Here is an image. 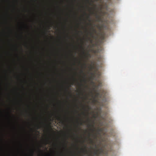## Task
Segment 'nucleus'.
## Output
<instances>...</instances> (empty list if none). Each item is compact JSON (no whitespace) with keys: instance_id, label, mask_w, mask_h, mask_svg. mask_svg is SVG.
<instances>
[{"instance_id":"obj_23","label":"nucleus","mask_w":156,"mask_h":156,"mask_svg":"<svg viewBox=\"0 0 156 156\" xmlns=\"http://www.w3.org/2000/svg\"><path fill=\"white\" fill-rule=\"evenodd\" d=\"M90 140L91 143H93V140L91 139H90Z\"/></svg>"},{"instance_id":"obj_38","label":"nucleus","mask_w":156,"mask_h":156,"mask_svg":"<svg viewBox=\"0 0 156 156\" xmlns=\"http://www.w3.org/2000/svg\"><path fill=\"white\" fill-rule=\"evenodd\" d=\"M88 55H90V54H88Z\"/></svg>"},{"instance_id":"obj_31","label":"nucleus","mask_w":156,"mask_h":156,"mask_svg":"<svg viewBox=\"0 0 156 156\" xmlns=\"http://www.w3.org/2000/svg\"><path fill=\"white\" fill-rule=\"evenodd\" d=\"M57 16H59L60 17H61L60 16V15H57Z\"/></svg>"},{"instance_id":"obj_28","label":"nucleus","mask_w":156,"mask_h":156,"mask_svg":"<svg viewBox=\"0 0 156 156\" xmlns=\"http://www.w3.org/2000/svg\"><path fill=\"white\" fill-rule=\"evenodd\" d=\"M47 3H49V0H47Z\"/></svg>"},{"instance_id":"obj_39","label":"nucleus","mask_w":156,"mask_h":156,"mask_svg":"<svg viewBox=\"0 0 156 156\" xmlns=\"http://www.w3.org/2000/svg\"><path fill=\"white\" fill-rule=\"evenodd\" d=\"M82 48L84 50V48Z\"/></svg>"},{"instance_id":"obj_34","label":"nucleus","mask_w":156,"mask_h":156,"mask_svg":"<svg viewBox=\"0 0 156 156\" xmlns=\"http://www.w3.org/2000/svg\"><path fill=\"white\" fill-rule=\"evenodd\" d=\"M80 124L81 125H82V122H80Z\"/></svg>"},{"instance_id":"obj_6","label":"nucleus","mask_w":156,"mask_h":156,"mask_svg":"<svg viewBox=\"0 0 156 156\" xmlns=\"http://www.w3.org/2000/svg\"><path fill=\"white\" fill-rule=\"evenodd\" d=\"M104 93V91H103L102 93H101L100 92H97L96 93V96L97 97H99L100 98H101L103 94Z\"/></svg>"},{"instance_id":"obj_19","label":"nucleus","mask_w":156,"mask_h":156,"mask_svg":"<svg viewBox=\"0 0 156 156\" xmlns=\"http://www.w3.org/2000/svg\"><path fill=\"white\" fill-rule=\"evenodd\" d=\"M83 152H85L87 151L85 149H83Z\"/></svg>"},{"instance_id":"obj_36","label":"nucleus","mask_w":156,"mask_h":156,"mask_svg":"<svg viewBox=\"0 0 156 156\" xmlns=\"http://www.w3.org/2000/svg\"><path fill=\"white\" fill-rule=\"evenodd\" d=\"M57 45L58 46L59 45V44H57Z\"/></svg>"},{"instance_id":"obj_13","label":"nucleus","mask_w":156,"mask_h":156,"mask_svg":"<svg viewBox=\"0 0 156 156\" xmlns=\"http://www.w3.org/2000/svg\"><path fill=\"white\" fill-rule=\"evenodd\" d=\"M88 126L89 127H94V125H92L90 123H89L88 124Z\"/></svg>"},{"instance_id":"obj_26","label":"nucleus","mask_w":156,"mask_h":156,"mask_svg":"<svg viewBox=\"0 0 156 156\" xmlns=\"http://www.w3.org/2000/svg\"><path fill=\"white\" fill-rule=\"evenodd\" d=\"M33 154H34V151H32V156H33Z\"/></svg>"},{"instance_id":"obj_41","label":"nucleus","mask_w":156,"mask_h":156,"mask_svg":"<svg viewBox=\"0 0 156 156\" xmlns=\"http://www.w3.org/2000/svg\"><path fill=\"white\" fill-rule=\"evenodd\" d=\"M101 28V27H100V28Z\"/></svg>"},{"instance_id":"obj_22","label":"nucleus","mask_w":156,"mask_h":156,"mask_svg":"<svg viewBox=\"0 0 156 156\" xmlns=\"http://www.w3.org/2000/svg\"><path fill=\"white\" fill-rule=\"evenodd\" d=\"M83 78V80H83V82H85V81H86V80H85V78Z\"/></svg>"},{"instance_id":"obj_14","label":"nucleus","mask_w":156,"mask_h":156,"mask_svg":"<svg viewBox=\"0 0 156 156\" xmlns=\"http://www.w3.org/2000/svg\"><path fill=\"white\" fill-rule=\"evenodd\" d=\"M55 81L58 85H59V83L58 82V81L57 80V79H55Z\"/></svg>"},{"instance_id":"obj_37","label":"nucleus","mask_w":156,"mask_h":156,"mask_svg":"<svg viewBox=\"0 0 156 156\" xmlns=\"http://www.w3.org/2000/svg\"><path fill=\"white\" fill-rule=\"evenodd\" d=\"M90 16H88V18H90Z\"/></svg>"},{"instance_id":"obj_20","label":"nucleus","mask_w":156,"mask_h":156,"mask_svg":"<svg viewBox=\"0 0 156 156\" xmlns=\"http://www.w3.org/2000/svg\"><path fill=\"white\" fill-rule=\"evenodd\" d=\"M47 156H49V151H47Z\"/></svg>"},{"instance_id":"obj_30","label":"nucleus","mask_w":156,"mask_h":156,"mask_svg":"<svg viewBox=\"0 0 156 156\" xmlns=\"http://www.w3.org/2000/svg\"><path fill=\"white\" fill-rule=\"evenodd\" d=\"M88 21L90 22L91 21V20H90V19H89L88 20Z\"/></svg>"},{"instance_id":"obj_18","label":"nucleus","mask_w":156,"mask_h":156,"mask_svg":"<svg viewBox=\"0 0 156 156\" xmlns=\"http://www.w3.org/2000/svg\"><path fill=\"white\" fill-rule=\"evenodd\" d=\"M55 28L57 29H58V24H57L55 26Z\"/></svg>"},{"instance_id":"obj_10","label":"nucleus","mask_w":156,"mask_h":156,"mask_svg":"<svg viewBox=\"0 0 156 156\" xmlns=\"http://www.w3.org/2000/svg\"><path fill=\"white\" fill-rule=\"evenodd\" d=\"M58 142L57 141V142L54 145L56 147L55 149H56L58 147Z\"/></svg>"},{"instance_id":"obj_8","label":"nucleus","mask_w":156,"mask_h":156,"mask_svg":"<svg viewBox=\"0 0 156 156\" xmlns=\"http://www.w3.org/2000/svg\"><path fill=\"white\" fill-rule=\"evenodd\" d=\"M98 150H99L98 153L99 155L103 153L104 150L102 148H100Z\"/></svg>"},{"instance_id":"obj_42","label":"nucleus","mask_w":156,"mask_h":156,"mask_svg":"<svg viewBox=\"0 0 156 156\" xmlns=\"http://www.w3.org/2000/svg\"><path fill=\"white\" fill-rule=\"evenodd\" d=\"M84 13H85L86 14V12H84Z\"/></svg>"},{"instance_id":"obj_29","label":"nucleus","mask_w":156,"mask_h":156,"mask_svg":"<svg viewBox=\"0 0 156 156\" xmlns=\"http://www.w3.org/2000/svg\"><path fill=\"white\" fill-rule=\"evenodd\" d=\"M49 5H51V0H49Z\"/></svg>"},{"instance_id":"obj_25","label":"nucleus","mask_w":156,"mask_h":156,"mask_svg":"<svg viewBox=\"0 0 156 156\" xmlns=\"http://www.w3.org/2000/svg\"><path fill=\"white\" fill-rule=\"evenodd\" d=\"M90 34L91 36H92L93 33L92 32L90 33Z\"/></svg>"},{"instance_id":"obj_11","label":"nucleus","mask_w":156,"mask_h":156,"mask_svg":"<svg viewBox=\"0 0 156 156\" xmlns=\"http://www.w3.org/2000/svg\"><path fill=\"white\" fill-rule=\"evenodd\" d=\"M103 130V129L102 128H98L97 130V132H102Z\"/></svg>"},{"instance_id":"obj_15","label":"nucleus","mask_w":156,"mask_h":156,"mask_svg":"<svg viewBox=\"0 0 156 156\" xmlns=\"http://www.w3.org/2000/svg\"><path fill=\"white\" fill-rule=\"evenodd\" d=\"M90 130L93 132H94L95 131V129H90Z\"/></svg>"},{"instance_id":"obj_24","label":"nucleus","mask_w":156,"mask_h":156,"mask_svg":"<svg viewBox=\"0 0 156 156\" xmlns=\"http://www.w3.org/2000/svg\"><path fill=\"white\" fill-rule=\"evenodd\" d=\"M87 121H88V122H90V120L88 118V119H87Z\"/></svg>"},{"instance_id":"obj_12","label":"nucleus","mask_w":156,"mask_h":156,"mask_svg":"<svg viewBox=\"0 0 156 156\" xmlns=\"http://www.w3.org/2000/svg\"><path fill=\"white\" fill-rule=\"evenodd\" d=\"M92 29L93 30V31L94 32H95V33H96V30L95 29V28H94V27H92Z\"/></svg>"},{"instance_id":"obj_2","label":"nucleus","mask_w":156,"mask_h":156,"mask_svg":"<svg viewBox=\"0 0 156 156\" xmlns=\"http://www.w3.org/2000/svg\"><path fill=\"white\" fill-rule=\"evenodd\" d=\"M55 119L58 121H59V122L63 123V122L62 120V119L61 118L60 115L58 113V111L56 110V113L55 115Z\"/></svg>"},{"instance_id":"obj_16","label":"nucleus","mask_w":156,"mask_h":156,"mask_svg":"<svg viewBox=\"0 0 156 156\" xmlns=\"http://www.w3.org/2000/svg\"><path fill=\"white\" fill-rule=\"evenodd\" d=\"M56 153L57 154H61V153H60L59 151H56Z\"/></svg>"},{"instance_id":"obj_3","label":"nucleus","mask_w":156,"mask_h":156,"mask_svg":"<svg viewBox=\"0 0 156 156\" xmlns=\"http://www.w3.org/2000/svg\"><path fill=\"white\" fill-rule=\"evenodd\" d=\"M56 63L55 67V73L57 77L59 76H61L60 74L59 73V72L58 71V62L57 61H56Z\"/></svg>"},{"instance_id":"obj_27","label":"nucleus","mask_w":156,"mask_h":156,"mask_svg":"<svg viewBox=\"0 0 156 156\" xmlns=\"http://www.w3.org/2000/svg\"><path fill=\"white\" fill-rule=\"evenodd\" d=\"M56 94L57 95H58V91H57L56 92Z\"/></svg>"},{"instance_id":"obj_7","label":"nucleus","mask_w":156,"mask_h":156,"mask_svg":"<svg viewBox=\"0 0 156 156\" xmlns=\"http://www.w3.org/2000/svg\"><path fill=\"white\" fill-rule=\"evenodd\" d=\"M95 147L96 148V149L94 150V155H96L97 156H98L99 155L98 151H99V150H97V147L96 145H95Z\"/></svg>"},{"instance_id":"obj_17","label":"nucleus","mask_w":156,"mask_h":156,"mask_svg":"<svg viewBox=\"0 0 156 156\" xmlns=\"http://www.w3.org/2000/svg\"><path fill=\"white\" fill-rule=\"evenodd\" d=\"M81 73H83V74L84 75V76H85V75L84 74V73H83V71L82 70H81Z\"/></svg>"},{"instance_id":"obj_40","label":"nucleus","mask_w":156,"mask_h":156,"mask_svg":"<svg viewBox=\"0 0 156 156\" xmlns=\"http://www.w3.org/2000/svg\"><path fill=\"white\" fill-rule=\"evenodd\" d=\"M96 135L95 136V138H96Z\"/></svg>"},{"instance_id":"obj_32","label":"nucleus","mask_w":156,"mask_h":156,"mask_svg":"<svg viewBox=\"0 0 156 156\" xmlns=\"http://www.w3.org/2000/svg\"><path fill=\"white\" fill-rule=\"evenodd\" d=\"M89 24L90 26H92V23H90Z\"/></svg>"},{"instance_id":"obj_9","label":"nucleus","mask_w":156,"mask_h":156,"mask_svg":"<svg viewBox=\"0 0 156 156\" xmlns=\"http://www.w3.org/2000/svg\"><path fill=\"white\" fill-rule=\"evenodd\" d=\"M56 8L58 10H61V8L58 5V2H56Z\"/></svg>"},{"instance_id":"obj_1","label":"nucleus","mask_w":156,"mask_h":156,"mask_svg":"<svg viewBox=\"0 0 156 156\" xmlns=\"http://www.w3.org/2000/svg\"><path fill=\"white\" fill-rule=\"evenodd\" d=\"M47 143H49V45H47Z\"/></svg>"},{"instance_id":"obj_33","label":"nucleus","mask_w":156,"mask_h":156,"mask_svg":"<svg viewBox=\"0 0 156 156\" xmlns=\"http://www.w3.org/2000/svg\"><path fill=\"white\" fill-rule=\"evenodd\" d=\"M56 55H58L59 54H58V53H56Z\"/></svg>"},{"instance_id":"obj_35","label":"nucleus","mask_w":156,"mask_h":156,"mask_svg":"<svg viewBox=\"0 0 156 156\" xmlns=\"http://www.w3.org/2000/svg\"><path fill=\"white\" fill-rule=\"evenodd\" d=\"M101 83H99V86H100V85H101Z\"/></svg>"},{"instance_id":"obj_4","label":"nucleus","mask_w":156,"mask_h":156,"mask_svg":"<svg viewBox=\"0 0 156 156\" xmlns=\"http://www.w3.org/2000/svg\"><path fill=\"white\" fill-rule=\"evenodd\" d=\"M92 13L94 14L95 16V17L96 19V21L98 22H102V19L101 16L98 15L97 12L94 13L93 12Z\"/></svg>"},{"instance_id":"obj_21","label":"nucleus","mask_w":156,"mask_h":156,"mask_svg":"<svg viewBox=\"0 0 156 156\" xmlns=\"http://www.w3.org/2000/svg\"><path fill=\"white\" fill-rule=\"evenodd\" d=\"M91 69H94V67L93 66H92V65H91Z\"/></svg>"},{"instance_id":"obj_5","label":"nucleus","mask_w":156,"mask_h":156,"mask_svg":"<svg viewBox=\"0 0 156 156\" xmlns=\"http://www.w3.org/2000/svg\"><path fill=\"white\" fill-rule=\"evenodd\" d=\"M55 100L56 101V103L55 105V106L56 107L59 106L60 105L61 101L58 99L57 96H55Z\"/></svg>"}]
</instances>
